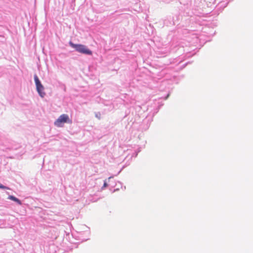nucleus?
Masks as SVG:
<instances>
[{"label": "nucleus", "instance_id": "nucleus-1", "mask_svg": "<svg viewBox=\"0 0 253 253\" xmlns=\"http://www.w3.org/2000/svg\"><path fill=\"white\" fill-rule=\"evenodd\" d=\"M70 45L74 48L77 51L85 54L91 55L92 51L88 49L85 45L80 44H74L70 42Z\"/></svg>", "mask_w": 253, "mask_h": 253}, {"label": "nucleus", "instance_id": "nucleus-2", "mask_svg": "<svg viewBox=\"0 0 253 253\" xmlns=\"http://www.w3.org/2000/svg\"><path fill=\"white\" fill-rule=\"evenodd\" d=\"M64 123H72V120L66 114H62L54 122V125L58 127H61Z\"/></svg>", "mask_w": 253, "mask_h": 253}, {"label": "nucleus", "instance_id": "nucleus-3", "mask_svg": "<svg viewBox=\"0 0 253 253\" xmlns=\"http://www.w3.org/2000/svg\"><path fill=\"white\" fill-rule=\"evenodd\" d=\"M34 80L36 85L37 90L39 95L42 97H43L45 94L44 92V87L40 82L38 76L37 75L34 76Z\"/></svg>", "mask_w": 253, "mask_h": 253}, {"label": "nucleus", "instance_id": "nucleus-4", "mask_svg": "<svg viewBox=\"0 0 253 253\" xmlns=\"http://www.w3.org/2000/svg\"><path fill=\"white\" fill-rule=\"evenodd\" d=\"M8 199L12 200V201H15V202H16L18 204H19V205H21L22 204L21 201L18 199H17V198L13 196H9L8 197Z\"/></svg>", "mask_w": 253, "mask_h": 253}, {"label": "nucleus", "instance_id": "nucleus-5", "mask_svg": "<svg viewBox=\"0 0 253 253\" xmlns=\"http://www.w3.org/2000/svg\"><path fill=\"white\" fill-rule=\"evenodd\" d=\"M107 183L106 181H105L104 183V185H103V188L107 187Z\"/></svg>", "mask_w": 253, "mask_h": 253}, {"label": "nucleus", "instance_id": "nucleus-6", "mask_svg": "<svg viewBox=\"0 0 253 253\" xmlns=\"http://www.w3.org/2000/svg\"><path fill=\"white\" fill-rule=\"evenodd\" d=\"M0 188L5 189V188H6V187L5 186H4L3 185H2V184H0Z\"/></svg>", "mask_w": 253, "mask_h": 253}]
</instances>
